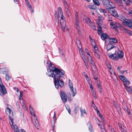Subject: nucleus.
<instances>
[{"mask_svg": "<svg viewBox=\"0 0 132 132\" xmlns=\"http://www.w3.org/2000/svg\"><path fill=\"white\" fill-rule=\"evenodd\" d=\"M111 44H109L106 47L107 53L109 57L111 59H114L115 61H117L119 58L122 59L123 57V53L122 51L118 50L116 51L114 54H112L110 51L113 48H115Z\"/></svg>", "mask_w": 132, "mask_h": 132, "instance_id": "obj_1", "label": "nucleus"}, {"mask_svg": "<svg viewBox=\"0 0 132 132\" xmlns=\"http://www.w3.org/2000/svg\"><path fill=\"white\" fill-rule=\"evenodd\" d=\"M47 74L50 77H53L54 80V84L55 88L57 89L59 88V85L61 88L64 85V82L62 79H60V77L56 78V75L53 73L50 74L49 73H47Z\"/></svg>", "mask_w": 132, "mask_h": 132, "instance_id": "obj_2", "label": "nucleus"}, {"mask_svg": "<svg viewBox=\"0 0 132 132\" xmlns=\"http://www.w3.org/2000/svg\"><path fill=\"white\" fill-rule=\"evenodd\" d=\"M29 111L30 113L32 115V119L33 122L36 128L38 129L40 126L38 121L37 120V117L35 114V111L31 105H29Z\"/></svg>", "mask_w": 132, "mask_h": 132, "instance_id": "obj_3", "label": "nucleus"}, {"mask_svg": "<svg viewBox=\"0 0 132 132\" xmlns=\"http://www.w3.org/2000/svg\"><path fill=\"white\" fill-rule=\"evenodd\" d=\"M49 72H51V73H53L56 75V78H57V77H60V78L61 77L62 75H64V71H63L54 67L51 69H50Z\"/></svg>", "mask_w": 132, "mask_h": 132, "instance_id": "obj_4", "label": "nucleus"}, {"mask_svg": "<svg viewBox=\"0 0 132 132\" xmlns=\"http://www.w3.org/2000/svg\"><path fill=\"white\" fill-rule=\"evenodd\" d=\"M9 118L10 120V124L11 126L12 129L14 130V132H21L20 131L19 128L16 125H13V120L11 116H9ZM21 132H26V131L23 129H21Z\"/></svg>", "mask_w": 132, "mask_h": 132, "instance_id": "obj_5", "label": "nucleus"}, {"mask_svg": "<svg viewBox=\"0 0 132 132\" xmlns=\"http://www.w3.org/2000/svg\"><path fill=\"white\" fill-rule=\"evenodd\" d=\"M102 2L103 5L105 6L107 10L114 6V4L109 0H104Z\"/></svg>", "mask_w": 132, "mask_h": 132, "instance_id": "obj_6", "label": "nucleus"}, {"mask_svg": "<svg viewBox=\"0 0 132 132\" xmlns=\"http://www.w3.org/2000/svg\"><path fill=\"white\" fill-rule=\"evenodd\" d=\"M7 93L4 85L2 83L0 77V95L3 96Z\"/></svg>", "mask_w": 132, "mask_h": 132, "instance_id": "obj_7", "label": "nucleus"}, {"mask_svg": "<svg viewBox=\"0 0 132 132\" xmlns=\"http://www.w3.org/2000/svg\"><path fill=\"white\" fill-rule=\"evenodd\" d=\"M110 25L111 28L112 29H115L116 31H118L117 28L120 27L121 25L119 23L114 21L111 22L110 23Z\"/></svg>", "mask_w": 132, "mask_h": 132, "instance_id": "obj_8", "label": "nucleus"}, {"mask_svg": "<svg viewBox=\"0 0 132 132\" xmlns=\"http://www.w3.org/2000/svg\"><path fill=\"white\" fill-rule=\"evenodd\" d=\"M60 95L63 102L64 103L67 102V96L65 93L63 91H60Z\"/></svg>", "mask_w": 132, "mask_h": 132, "instance_id": "obj_9", "label": "nucleus"}, {"mask_svg": "<svg viewBox=\"0 0 132 132\" xmlns=\"http://www.w3.org/2000/svg\"><path fill=\"white\" fill-rule=\"evenodd\" d=\"M115 7V6L114 5V6L113 7L109 8L107 10L111 15L115 17H117L118 16V15L116 10L113 9Z\"/></svg>", "mask_w": 132, "mask_h": 132, "instance_id": "obj_10", "label": "nucleus"}, {"mask_svg": "<svg viewBox=\"0 0 132 132\" xmlns=\"http://www.w3.org/2000/svg\"><path fill=\"white\" fill-rule=\"evenodd\" d=\"M69 85L70 90L73 96L74 97L76 94V89H75V91H74L73 89V84L72 83L71 81L69 79Z\"/></svg>", "mask_w": 132, "mask_h": 132, "instance_id": "obj_11", "label": "nucleus"}, {"mask_svg": "<svg viewBox=\"0 0 132 132\" xmlns=\"http://www.w3.org/2000/svg\"><path fill=\"white\" fill-rule=\"evenodd\" d=\"M122 24L125 26L128 27L129 28L132 29V20H127L122 22Z\"/></svg>", "mask_w": 132, "mask_h": 132, "instance_id": "obj_12", "label": "nucleus"}, {"mask_svg": "<svg viewBox=\"0 0 132 132\" xmlns=\"http://www.w3.org/2000/svg\"><path fill=\"white\" fill-rule=\"evenodd\" d=\"M76 28L78 31V33L79 34H80L81 32L80 26L79 25V19L75 20Z\"/></svg>", "mask_w": 132, "mask_h": 132, "instance_id": "obj_13", "label": "nucleus"}, {"mask_svg": "<svg viewBox=\"0 0 132 132\" xmlns=\"http://www.w3.org/2000/svg\"><path fill=\"white\" fill-rule=\"evenodd\" d=\"M119 77L121 80L124 82H126L127 84H130L129 81L127 80L125 76L120 75L119 76Z\"/></svg>", "mask_w": 132, "mask_h": 132, "instance_id": "obj_14", "label": "nucleus"}, {"mask_svg": "<svg viewBox=\"0 0 132 132\" xmlns=\"http://www.w3.org/2000/svg\"><path fill=\"white\" fill-rule=\"evenodd\" d=\"M60 23L61 27H62V30L64 32L65 28V22L64 21V19L61 20L60 21Z\"/></svg>", "mask_w": 132, "mask_h": 132, "instance_id": "obj_15", "label": "nucleus"}, {"mask_svg": "<svg viewBox=\"0 0 132 132\" xmlns=\"http://www.w3.org/2000/svg\"><path fill=\"white\" fill-rule=\"evenodd\" d=\"M8 72L9 70L8 69L5 67L3 68L0 69V73H1L6 75V74L8 73Z\"/></svg>", "mask_w": 132, "mask_h": 132, "instance_id": "obj_16", "label": "nucleus"}, {"mask_svg": "<svg viewBox=\"0 0 132 132\" xmlns=\"http://www.w3.org/2000/svg\"><path fill=\"white\" fill-rule=\"evenodd\" d=\"M53 118V123H52V125L53 127V131L54 129V127H55V123L56 122V120L55 111L54 112V115Z\"/></svg>", "mask_w": 132, "mask_h": 132, "instance_id": "obj_17", "label": "nucleus"}, {"mask_svg": "<svg viewBox=\"0 0 132 132\" xmlns=\"http://www.w3.org/2000/svg\"><path fill=\"white\" fill-rule=\"evenodd\" d=\"M121 28L125 33L128 34L129 35L132 36V32L130 30L123 27H122Z\"/></svg>", "mask_w": 132, "mask_h": 132, "instance_id": "obj_18", "label": "nucleus"}, {"mask_svg": "<svg viewBox=\"0 0 132 132\" xmlns=\"http://www.w3.org/2000/svg\"><path fill=\"white\" fill-rule=\"evenodd\" d=\"M68 7H67L66 6L65 8V10L67 17L68 18H69L71 12L70 11Z\"/></svg>", "mask_w": 132, "mask_h": 132, "instance_id": "obj_19", "label": "nucleus"}, {"mask_svg": "<svg viewBox=\"0 0 132 132\" xmlns=\"http://www.w3.org/2000/svg\"><path fill=\"white\" fill-rule=\"evenodd\" d=\"M93 47L94 48V52H99V51L98 50V48L97 47H96V45L95 43V42H93L91 44Z\"/></svg>", "mask_w": 132, "mask_h": 132, "instance_id": "obj_20", "label": "nucleus"}, {"mask_svg": "<svg viewBox=\"0 0 132 132\" xmlns=\"http://www.w3.org/2000/svg\"><path fill=\"white\" fill-rule=\"evenodd\" d=\"M101 38L103 40H105L108 37H109V36L107 35L106 34H102L101 35Z\"/></svg>", "mask_w": 132, "mask_h": 132, "instance_id": "obj_21", "label": "nucleus"}, {"mask_svg": "<svg viewBox=\"0 0 132 132\" xmlns=\"http://www.w3.org/2000/svg\"><path fill=\"white\" fill-rule=\"evenodd\" d=\"M83 21L85 23H86L87 24L90 23L91 22V20L90 18L88 17H86L85 18L83 19Z\"/></svg>", "mask_w": 132, "mask_h": 132, "instance_id": "obj_22", "label": "nucleus"}, {"mask_svg": "<svg viewBox=\"0 0 132 132\" xmlns=\"http://www.w3.org/2000/svg\"><path fill=\"white\" fill-rule=\"evenodd\" d=\"M90 27L95 30H96V28L93 22H91L90 23L88 24Z\"/></svg>", "mask_w": 132, "mask_h": 132, "instance_id": "obj_23", "label": "nucleus"}, {"mask_svg": "<svg viewBox=\"0 0 132 132\" xmlns=\"http://www.w3.org/2000/svg\"><path fill=\"white\" fill-rule=\"evenodd\" d=\"M88 126L89 130L90 132H94L92 127L90 123L89 122H88Z\"/></svg>", "mask_w": 132, "mask_h": 132, "instance_id": "obj_24", "label": "nucleus"}, {"mask_svg": "<svg viewBox=\"0 0 132 132\" xmlns=\"http://www.w3.org/2000/svg\"><path fill=\"white\" fill-rule=\"evenodd\" d=\"M123 104V109L124 110H128V107L127 106L125 102L123 100V102L122 103Z\"/></svg>", "mask_w": 132, "mask_h": 132, "instance_id": "obj_25", "label": "nucleus"}, {"mask_svg": "<svg viewBox=\"0 0 132 132\" xmlns=\"http://www.w3.org/2000/svg\"><path fill=\"white\" fill-rule=\"evenodd\" d=\"M58 15L59 17H61V20H63L64 19L63 17L64 16L63 15V12H58Z\"/></svg>", "mask_w": 132, "mask_h": 132, "instance_id": "obj_26", "label": "nucleus"}, {"mask_svg": "<svg viewBox=\"0 0 132 132\" xmlns=\"http://www.w3.org/2000/svg\"><path fill=\"white\" fill-rule=\"evenodd\" d=\"M95 56L98 59H99L100 56V53L99 51L97 52H95Z\"/></svg>", "mask_w": 132, "mask_h": 132, "instance_id": "obj_27", "label": "nucleus"}, {"mask_svg": "<svg viewBox=\"0 0 132 132\" xmlns=\"http://www.w3.org/2000/svg\"><path fill=\"white\" fill-rule=\"evenodd\" d=\"M109 40H110V42H111L114 43H116L117 42V40L115 38H110Z\"/></svg>", "mask_w": 132, "mask_h": 132, "instance_id": "obj_28", "label": "nucleus"}, {"mask_svg": "<svg viewBox=\"0 0 132 132\" xmlns=\"http://www.w3.org/2000/svg\"><path fill=\"white\" fill-rule=\"evenodd\" d=\"M126 89L129 93L132 94V87H131L129 86Z\"/></svg>", "mask_w": 132, "mask_h": 132, "instance_id": "obj_29", "label": "nucleus"}, {"mask_svg": "<svg viewBox=\"0 0 132 132\" xmlns=\"http://www.w3.org/2000/svg\"><path fill=\"white\" fill-rule=\"evenodd\" d=\"M11 111V110L9 108H7L5 110V112L8 115H9V116H11L10 115V112Z\"/></svg>", "mask_w": 132, "mask_h": 132, "instance_id": "obj_30", "label": "nucleus"}, {"mask_svg": "<svg viewBox=\"0 0 132 132\" xmlns=\"http://www.w3.org/2000/svg\"><path fill=\"white\" fill-rule=\"evenodd\" d=\"M94 4L96 6H99L100 3L98 0H93Z\"/></svg>", "mask_w": 132, "mask_h": 132, "instance_id": "obj_31", "label": "nucleus"}, {"mask_svg": "<svg viewBox=\"0 0 132 132\" xmlns=\"http://www.w3.org/2000/svg\"><path fill=\"white\" fill-rule=\"evenodd\" d=\"M79 107L78 106H76L75 108V109H74L73 110V112L75 114H76L77 112L79 111Z\"/></svg>", "mask_w": 132, "mask_h": 132, "instance_id": "obj_32", "label": "nucleus"}, {"mask_svg": "<svg viewBox=\"0 0 132 132\" xmlns=\"http://www.w3.org/2000/svg\"><path fill=\"white\" fill-rule=\"evenodd\" d=\"M11 77L9 74H6L5 79L7 81H9L11 79Z\"/></svg>", "mask_w": 132, "mask_h": 132, "instance_id": "obj_33", "label": "nucleus"}, {"mask_svg": "<svg viewBox=\"0 0 132 132\" xmlns=\"http://www.w3.org/2000/svg\"><path fill=\"white\" fill-rule=\"evenodd\" d=\"M88 7L90 9H92L93 10H95L96 9V7L94 5H89L88 6Z\"/></svg>", "mask_w": 132, "mask_h": 132, "instance_id": "obj_34", "label": "nucleus"}, {"mask_svg": "<svg viewBox=\"0 0 132 132\" xmlns=\"http://www.w3.org/2000/svg\"><path fill=\"white\" fill-rule=\"evenodd\" d=\"M99 10L100 12H102L104 13H105L106 12V10L104 9H102L101 8H100L99 9Z\"/></svg>", "mask_w": 132, "mask_h": 132, "instance_id": "obj_35", "label": "nucleus"}, {"mask_svg": "<svg viewBox=\"0 0 132 132\" xmlns=\"http://www.w3.org/2000/svg\"><path fill=\"white\" fill-rule=\"evenodd\" d=\"M119 19L121 21H125L126 20L125 17L122 16H120Z\"/></svg>", "mask_w": 132, "mask_h": 132, "instance_id": "obj_36", "label": "nucleus"}, {"mask_svg": "<svg viewBox=\"0 0 132 132\" xmlns=\"http://www.w3.org/2000/svg\"><path fill=\"white\" fill-rule=\"evenodd\" d=\"M106 66L109 69H110V70L111 69V65L109 63H108V62H107L106 63Z\"/></svg>", "mask_w": 132, "mask_h": 132, "instance_id": "obj_37", "label": "nucleus"}, {"mask_svg": "<svg viewBox=\"0 0 132 132\" xmlns=\"http://www.w3.org/2000/svg\"><path fill=\"white\" fill-rule=\"evenodd\" d=\"M100 128L102 132H107L104 127H103V128H102V126H101Z\"/></svg>", "mask_w": 132, "mask_h": 132, "instance_id": "obj_38", "label": "nucleus"}, {"mask_svg": "<svg viewBox=\"0 0 132 132\" xmlns=\"http://www.w3.org/2000/svg\"><path fill=\"white\" fill-rule=\"evenodd\" d=\"M75 20H78L79 19V17L78 16V13L77 12H76L75 14Z\"/></svg>", "mask_w": 132, "mask_h": 132, "instance_id": "obj_39", "label": "nucleus"}, {"mask_svg": "<svg viewBox=\"0 0 132 132\" xmlns=\"http://www.w3.org/2000/svg\"><path fill=\"white\" fill-rule=\"evenodd\" d=\"M89 85L90 88L91 89V91H93V88L92 85V82H89Z\"/></svg>", "mask_w": 132, "mask_h": 132, "instance_id": "obj_40", "label": "nucleus"}, {"mask_svg": "<svg viewBox=\"0 0 132 132\" xmlns=\"http://www.w3.org/2000/svg\"><path fill=\"white\" fill-rule=\"evenodd\" d=\"M77 46L78 47L79 49V50H80L82 48L81 45V43H80L79 44H78L77 45Z\"/></svg>", "mask_w": 132, "mask_h": 132, "instance_id": "obj_41", "label": "nucleus"}, {"mask_svg": "<svg viewBox=\"0 0 132 132\" xmlns=\"http://www.w3.org/2000/svg\"><path fill=\"white\" fill-rule=\"evenodd\" d=\"M115 107L118 112H119V111H120V106L118 104L115 106Z\"/></svg>", "mask_w": 132, "mask_h": 132, "instance_id": "obj_42", "label": "nucleus"}, {"mask_svg": "<svg viewBox=\"0 0 132 132\" xmlns=\"http://www.w3.org/2000/svg\"><path fill=\"white\" fill-rule=\"evenodd\" d=\"M92 92L93 96L95 98V99H96L97 97L96 93L95 92H94L93 91H92Z\"/></svg>", "mask_w": 132, "mask_h": 132, "instance_id": "obj_43", "label": "nucleus"}, {"mask_svg": "<svg viewBox=\"0 0 132 132\" xmlns=\"http://www.w3.org/2000/svg\"><path fill=\"white\" fill-rule=\"evenodd\" d=\"M121 132H127V130L126 129V128L124 126H123V129L121 130Z\"/></svg>", "mask_w": 132, "mask_h": 132, "instance_id": "obj_44", "label": "nucleus"}, {"mask_svg": "<svg viewBox=\"0 0 132 132\" xmlns=\"http://www.w3.org/2000/svg\"><path fill=\"white\" fill-rule=\"evenodd\" d=\"M47 64H49L48 65V66L49 67H52V63L50 61H47Z\"/></svg>", "mask_w": 132, "mask_h": 132, "instance_id": "obj_45", "label": "nucleus"}, {"mask_svg": "<svg viewBox=\"0 0 132 132\" xmlns=\"http://www.w3.org/2000/svg\"><path fill=\"white\" fill-rule=\"evenodd\" d=\"M101 122L103 123L104 124V125H105L106 124V122L105 121L103 117L102 118H101Z\"/></svg>", "mask_w": 132, "mask_h": 132, "instance_id": "obj_46", "label": "nucleus"}, {"mask_svg": "<svg viewBox=\"0 0 132 132\" xmlns=\"http://www.w3.org/2000/svg\"><path fill=\"white\" fill-rule=\"evenodd\" d=\"M89 62H90V64H91L92 65L95 67V65L94 63V62H93V60H92V61H89Z\"/></svg>", "mask_w": 132, "mask_h": 132, "instance_id": "obj_47", "label": "nucleus"}, {"mask_svg": "<svg viewBox=\"0 0 132 132\" xmlns=\"http://www.w3.org/2000/svg\"><path fill=\"white\" fill-rule=\"evenodd\" d=\"M118 124L119 127V128L120 130L123 129V126L120 123H119Z\"/></svg>", "mask_w": 132, "mask_h": 132, "instance_id": "obj_48", "label": "nucleus"}, {"mask_svg": "<svg viewBox=\"0 0 132 132\" xmlns=\"http://www.w3.org/2000/svg\"><path fill=\"white\" fill-rule=\"evenodd\" d=\"M87 59L89 61H91L92 60V57L90 55L87 56Z\"/></svg>", "mask_w": 132, "mask_h": 132, "instance_id": "obj_49", "label": "nucleus"}, {"mask_svg": "<svg viewBox=\"0 0 132 132\" xmlns=\"http://www.w3.org/2000/svg\"><path fill=\"white\" fill-rule=\"evenodd\" d=\"M58 49L60 54H61L62 55H63V54L62 53V51L60 49V48H58Z\"/></svg>", "mask_w": 132, "mask_h": 132, "instance_id": "obj_50", "label": "nucleus"}, {"mask_svg": "<svg viewBox=\"0 0 132 132\" xmlns=\"http://www.w3.org/2000/svg\"><path fill=\"white\" fill-rule=\"evenodd\" d=\"M66 108L68 110V112L70 114V110L69 107V106L66 107Z\"/></svg>", "mask_w": 132, "mask_h": 132, "instance_id": "obj_51", "label": "nucleus"}, {"mask_svg": "<svg viewBox=\"0 0 132 132\" xmlns=\"http://www.w3.org/2000/svg\"><path fill=\"white\" fill-rule=\"evenodd\" d=\"M126 4L127 5H128L130 4V1L128 0L126 2Z\"/></svg>", "mask_w": 132, "mask_h": 132, "instance_id": "obj_52", "label": "nucleus"}, {"mask_svg": "<svg viewBox=\"0 0 132 132\" xmlns=\"http://www.w3.org/2000/svg\"><path fill=\"white\" fill-rule=\"evenodd\" d=\"M80 42L79 40L77 38L76 39V44L77 45L79 44Z\"/></svg>", "mask_w": 132, "mask_h": 132, "instance_id": "obj_53", "label": "nucleus"}, {"mask_svg": "<svg viewBox=\"0 0 132 132\" xmlns=\"http://www.w3.org/2000/svg\"><path fill=\"white\" fill-rule=\"evenodd\" d=\"M97 86L99 89H102V87L101 85L100 84H98L97 85Z\"/></svg>", "mask_w": 132, "mask_h": 132, "instance_id": "obj_54", "label": "nucleus"}, {"mask_svg": "<svg viewBox=\"0 0 132 132\" xmlns=\"http://www.w3.org/2000/svg\"><path fill=\"white\" fill-rule=\"evenodd\" d=\"M92 106L96 110H98L97 108V107L95 105H94V106H93V105L92 104Z\"/></svg>", "mask_w": 132, "mask_h": 132, "instance_id": "obj_55", "label": "nucleus"}, {"mask_svg": "<svg viewBox=\"0 0 132 132\" xmlns=\"http://www.w3.org/2000/svg\"><path fill=\"white\" fill-rule=\"evenodd\" d=\"M84 75L85 76V77L87 79L88 77V76L86 74V73L85 72H83Z\"/></svg>", "mask_w": 132, "mask_h": 132, "instance_id": "obj_56", "label": "nucleus"}, {"mask_svg": "<svg viewBox=\"0 0 132 132\" xmlns=\"http://www.w3.org/2000/svg\"><path fill=\"white\" fill-rule=\"evenodd\" d=\"M62 9L61 7H59L58 9V12H62Z\"/></svg>", "mask_w": 132, "mask_h": 132, "instance_id": "obj_57", "label": "nucleus"}, {"mask_svg": "<svg viewBox=\"0 0 132 132\" xmlns=\"http://www.w3.org/2000/svg\"><path fill=\"white\" fill-rule=\"evenodd\" d=\"M123 85L125 86V87L126 88V89L128 87H129V86H128V85H127V84H126L125 83L123 84Z\"/></svg>", "mask_w": 132, "mask_h": 132, "instance_id": "obj_58", "label": "nucleus"}, {"mask_svg": "<svg viewBox=\"0 0 132 132\" xmlns=\"http://www.w3.org/2000/svg\"><path fill=\"white\" fill-rule=\"evenodd\" d=\"M16 105L17 106V108H20V106L19 105V102H17L16 103Z\"/></svg>", "mask_w": 132, "mask_h": 132, "instance_id": "obj_59", "label": "nucleus"}, {"mask_svg": "<svg viewBox=\"0 0 132 132\" xmlns=\"http://www.w3.org/2000/svg\"><path fill=\"white\" fill-rule=\"evenodd\" d=\"M98 29L97 30V31H101L102 30V28L101 26H98Z\"/></svg>", "mask_w": 132, "mask_h": 132, "instance_id": "obj_60", "label": "nucleus"}, {"mask_svg": "<svg viewBox=\"0 0 132 132\" xmlns=\"http://www.w3.org/2000/svg\"><path fill=\"white\" fill-rule=\"evenodd\" d=\"M14 89L16 90L17 92H18L19 91V90L18 88L16 87H14Z\"/></svg>", "mask_w": 132, "mask_h": 132, "instance_id": "obj_61", "label": "nucleus"}, {"mask_svg": "<svg viewBox=\"0 0 132 132\" xmlns=\"http://www.w3.org/2000/svg\"><path fill=\"white\" fill-rule=\"evenodd\" d=\"M23 96V92L22 91L20 92V95L19 96L22 97Z\"/></svg>", "mask_w": 132, "mask_h": 132, "instance_id": "obj_62", "label": "nucleus"}, {"mask_svg": "<svg viewBox=\"0 0 132 132\" xmlns=\"http://www.w3.org/2000/svg\"><path fill=\"white\" fill-rule=\"evenodd\" d=\"M27 6L28 7V8L30 9V8H31V7H32V6L29 3L27 5Z\"/></svg>", "mask_w": 132, "mask_h": 132, "instance_id": "obj_63", "label": "nucleus"}, {"mask_svg": "<svg viewBox=\"0 0 132 132\" xmlns=\"http://www.w3.org/2000/svg\"><path fill=\"white\" fill-rule=\"evenodd\" d=\"M128 13L129 14H131V15L132 16V10L130 9Z\"/></svg>", "mask_w": 132, "mask_h": 132, "instance_id": "obj_64", "label": "nucleus"}]
</instances>
